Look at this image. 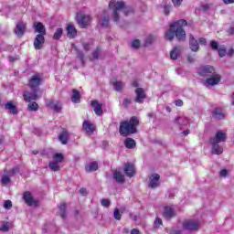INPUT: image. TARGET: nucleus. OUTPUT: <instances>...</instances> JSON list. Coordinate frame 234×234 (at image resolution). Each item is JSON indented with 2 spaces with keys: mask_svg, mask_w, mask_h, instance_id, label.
<instances>
[{
  "mask_svg": "<svg viewBox=\"0 0 234 234\" xmlns=\"http://www.w3.org/2000/svg\"><path fill=\"white\" fill-rule=\"evenodd\" d=\"M109 23H110L109 16H104L102 19L101 27L103 28H107V27H109Z\"/></svg>",
  "mask_w": 234,
  "mask_h": 234,
  "instance_id": "nucleus-47",
  "label": "nucleus"
},
{
  "mask_svg": "<svg viewBox=\"0 0 234 234\" xmlns=\"http://www.w3.org/2000/svg\"><path fill=\"white\" fill-rule=\"evenodd\" d=\"M160 186V175L158 174H152L149 177V185L148 187L150 189H154Z\"/></svg>",
  "mask_w": 234,
  "mask_h": 234,
  "instance_id": "nucleus-10",
  "label": "nucleus"
},
{
  "mask_svg": "<svg viewBox=\"0 0 234 234\" xmlns=\"http://www.w3.org/2000/svg\"><path fill=\"white\" fill-rule=\"evenodd\" d=\"M23 199H24V202H26V204H27V206H34V204H36V201L34 200V197H32V193H30L29 191L24 192Z\"/></svg>",
  "mask_w": 234,
  "mask_h": 234,
  "instance_id": "nucleus-23",
  "label": "nucleus"
},
{
  "mask_svg": "<svg viewBox=\"0 0 234 234\" xmlns=\"http://www.w3.org/2000/svg\"><path fill=\"white\" fill-rule=\"evenodd\" d=\"M90 105L96 114V116H101L103 114V105L97 100L91 101Z\"/></svg>",
  "mask_w": 234,
  "mask_h": 234,
  "instance_id": "nucleus-15",
  "label": "nucleus"
},
{
  "mask_svg": "<svg viewBox=\"0 0 234 234\" xmlns=\"http://www.w3.org/2000/svg\"><path fill=\"white\" fill-rule=\"evenodd\" d=\"M175 123H176L177 125L182 126H186L189 123V119H187L186 117H177L175 120Z\"/></svg>",
  "mask_w": 234,
  "mask_h": 234,
  "instance_id": "nucleus-31",
  "label": "nucleus"
},
{
  "mask_svg": "<svg viewBox=\"0 0 234 234\" xmlns=\"http://www.w3.org/2000/svg\"><path fill=\"white\" fill-rule=\"evenodd\" d=\"M112 176L114 180L117 182V184H124L125 183V176L122 174V171L120 169H115L112 172Z\"/></svg>",
  "mask_w": 234,
  "mask_h": 234,
  "instance_id": "nucleus-18",
  "label": "nucleus"
},
{
  "mask_svg": "<svg viewBox=\"0 0 234 234\" xmlns=\"http://www.w3.org/2000/svg\"><path fill=\"white\" fill-rule=\"evenodd\" d=\"M45 103H46V107H48V109H51L55 112H59V111L63 109V105L59 101L47 99Z\"/></svg>",
  "mask_w": 234,
  "mask_h": 234,
  "instance_id": "nucleus-7",
  "label": "nucleus"
},
{
  "mask_svg": "<svg viewBox=\"0 0 234 234\" xmlns=\"http://www.w3.org/2000/svg\"><path fill=\"white\" fill-rule=\"evenodd\" d=\"M212 145V154H222L224 153V148L218 145V143H210Z\"/></svg>",
  "mask_w": 234,
  "mask_h": 234,
  "instance_id": "nucleus-27",
  "label": "nucleus"
},
{
  "mask_svg": "<svg viewBox=\"0 0 234 234\" xmlns=\"http://www.w3.org/2000/svg\"><path fill=\"white\" fill-rule=\"evenodd\" d=\"M62 37H63V28L61 27L57 28L56 32L53 35V39L55 40L61 39Z\"/></svg>",
  "mask_w": 234,
  "mask_h": 234,
  "instance_id": "nucleus-35",
  "label": "nucleus"
},
{
  "mask_svg": "<svg viewBox=\"0 0 234 234\" xmlns=\"http://www.w3.org/2000/svg\"><path fill=\"white\" fill-rule=\"evenodd\" d=\"M113 218L115 220H122V213H120V209L115 208L113 211Z\"/></svg>",
  "mask_w": 234,
  "mask_h": 234,
  "instance_id": "nucleus-42",
  "label": "nucleus"
},
{
  "mask_svg": "<svg viewBox=\"0 0 234 234\" xmlns=\"http://www.w3.org/2000/svg\"><path fill=\"white\" fill-rule=\"evenodd\" d=\"M4 208L5 209H12V201L10 199L4 201Z\"/></svg>",
  "mask_w": 234,
  "mask_h": 234,
  "instance_id": "nucleus-46",
  "label": "nucleus"
},
{
  "mask_svg": "<svg viewBox=\"0 0 234 234\" xmlns=\"http://www.w3.org/2000/svg\"><path fill=\"white\" fill-rule=\"evenodd\" d=\"M113 89L114 90H117V92H122V81L113 82Z\"/></svg>",
  "mask_w": 234,
  "mask_h": 234,
  "instance_id": "nucleus-41",
  "label": "nucleus"
},
{
  "mask_svg": "<svg viewBox=\"0 0 234 234\" xmlns=\"http://www.w3.org/2000/svg\"><path fill=\"white\" fill-rule=\"evenodd\" d=\"M189 45L192 52H198L200 46L198 45V40L195 38L193 35L189 36Z\"/></svg>",
  "mask_w": 234,
  "mask_h": 234,
  "instance_id": "nucleus-21",
  "label": "nucleus"
},
{
  "mask_svg": "<svg viewBox=\"0 0 234 234\" xmlns=\"http://www.w3.org/2000/svg\"><path fill=\"white\" fill-rule=\"evenodd\" d=\"M110 10H112V18L114 23H118L120 21V13L123 12L124 16H128L129 14H134V9L133 7H129L125 5L123 1L111 0L109 3Z\"/></svg>",
  "mask_w": 234,
  "mask_h": 234,
  "instance_id": "nucleus-4",
  "label": "nucleus"
},
{
  "mask_svg": "<svg viewBox=\"0 0 234 234\" xmlns=\"http://www.w3.org/2000/svg\"><path fill=\"white\" fill-rule=\"evenodd\" d=\"M184 27H187V20L186 19L173 22L165 35V39H167V41H173L175 37H176L178 41H184L186 39V30Z\"/></svg>",
  "mask_w": 234,
  "mask_h": 234,
  "instance_id": "nucleus-1",
  "label": "nucleus"
},
{
  "mask_svg": "<svg viewBox=\"0 0 234 234\" xmlns=\"http://www.w3.org/2000/svg\"><path fill=\"white\" fill-rule=\"evenodd\" d=\"M10 229V223L4 222L2 227L0 228V231H9Z\"/></svg>",
  "mask_w": 234,
  "mask_h": 234,
  "instance_id": "nucleus-45",
  "label": "nucleus"
},
{
  "mask_svg": "<svg viewBox=\"0 0 234 234\" xmlns=\"http://www.w3.org/2000/svg\"><path fill=\"white\" fill-rule=\"evenodd\" d=\"M228 32H229V36H233V34H234V27H229V29L228 30Z\"/></svg>",
  "mask_w": 234,
  "mask_h": 234,
  "instance_id": "nucleus-63",
  "label": "nucleus"
},
{
  "mask_svg": "<svg viewBox=\"0 0 234 234\" xmlns=\"http://www.w3.org/2000/svg\"><path fill=\"white\" fill-rule=\"evenodd\" d=\"M138 125H140V119L136 116L131 117L130 120L122 121L119 126V133L124 138H127L130 134H136Z\"/></svg>",
  "mask_w": 234,
  "mask_h": 234,
  "instance_id": "nucleus-3",
  "label": "nucleus"
},
{
  "mask_svg": "<svg viewBox=\"0 0 234 234\" xmlns=\"http://www.w3.org/2000/svg\"><path fill=\"white\" fill-rule=\"evenodd\" d=\"M100 52H101V47H97L96 49L92 53V58H91L92 61L94 59H98V58H100Z\"/></svg>",
  "mask_w": 234,
  "mask_h": 234,
  "instance_id": "nucleus-38",
  "label": "nucleus"
},
{
  "mask_svg": "<svg viewBox=\"0 0 234 234\" xmlns=\"http://www.w3.org/2000/svg\"><path fill=\"white\" fill-rule=\"evenodd\" d=\"M75 50H77V58L80 59L82 65H85V54H83L81 51H79L78 48H75Z\"/></svg>",
  "mask_w": 234,
  "mask_h": 234,
  "instance_id": "nucleus-39",
  "label": "nucleus"
},
{
  "mask_svg": "<svg viewBox=\"0 0 234 234\" xmlns=\"http://www.w3.org/2000/svg\"><path fill=\"white\" fill-rule=\"evenodd\" d=\"M41 83H43V78H41V74L39 73H35L34 76L29 79L27 87H29L33 92L28 90L24 91L23 98L27 103L37 100V90H39Z\"/></svg>",
  "mask_w": 234,
  "mask_h": 234,
  "instance_id": "nucleus-2",
  "label": "nucleus"
},
{
  "mask_svg": "<svg viewBox=\"0 0 234 234\" xmlns=\"http://www.w3.org/2000/svg\"><path fill=\"white\" fill-rule=\"evenodd\" d=\"M223 3H225V5H233L234 0H223Z\"/></svg>",
  "mask_w": 234,
  "mask_h": 234,
  "instance_id": "nucleus-62",
  "label": "nucleus"
},
{
  "mask_svg": "<svg viewBox=\"0 0 234 234\" xmlns=\"http://www.w3.org/2000/svg\"><path fill=\"white\" fill-rule=\"evenodd\" d=\"M182 228L187 231H198L200 229V221L197 219H185Z\"/></svg>",
  "mask_w": 234,
  "mask_h": 234,
  "instance_id": "nucleus-5",
  "label": "nucleus"
},
{
  "mask_svg": "<svg viewBox=\"0 0 234 234\" xmlns=\"http://www.w3.org/2000/svg\"><path fill=\"white\" fill-rule=\"evenodd\" d=\"M212 116H213V118H216V120H222L224 118V113L222 112V109L216 108L212 112Z\"/></svg>",
  "mask_w": 234,
  "mask_h": 234,
  "instance_id": "nucleus-30",
  "label": "nucleus"
},
{
  "mask_svg": "<svg viewBox=\"0 0 234 234\" xmlns=\"http://www.w3.org/2000/svg\"><path fill=\"white\" fill-rule=\"evenodd\" d=\"M219 58H224L226 54H228V50L226 49V47H219L218 49Z\"/></svg>",
  "mask_w": 234,
  "mask_h": 234,
  "instance_id": "nucleus-40",
  "label": "nucleus"
},
{
  "mask_svg": "<svg viewBox=\"0 0 234 234\" xmlns=\"http://www.w3.org/2000/svg\"><path fill=\"white\" fill-rule=\"evenodd\" d=\"M71 101L72 103H80L81 102V94L80 90L73 89L72 95H71Z\"/></svg>",
  "mask_w": 234,
  "mask_h": 234,
  "instance_id": "nucleus-24",
  "label": "nucleus"
},
{
  "mask_svg": "<svg viewBox=\"0 0 234 234\" xmlns=\"http://www.w3.org/2000/svg\"><path fill=\"white\" fill-rule=\"evenodd\" d=\"M170 234H182V230H172Z\"/></svg>",
  "mask_w": 234,
  "mask_h": 234,
  "instance_id": "nucleus-64",
  "label": "nucleus"
},
{
  "mask_svg": "<svg viewBox=\"0 0 234 234\" xmlns=\"http://www.w3.org/2000/svg\"><path fill=\"white\" fill-rule=\"evenodd\" d=\"M86 173H94L98 171V162L94 161L85 165Z\"/></svg>",
  "mask_w": 234,
  "mask_h": 234,
  "instance_id": "nucleus-26",
  "label": "nucleus"
},
{
  "mask_svg": "<svg viewBox=\"0 0 234 234\" xmlns=\"http://www.w3.org/2000/svg\"><path fill=\"white\" fill-rule=\"evenodd\" d=\"M124 146L126 149H134L136 147V141L131 137H127L124 141Z\"/></svg>",
  "mask_w": 234,
  "mask_h": 234,
  "instance_id": "nucleus-28",
  "label": "nucleus"
},
{
  "mask_svg": "<svg viewBox=\"0 0 234 234\" xmlns=\"http://www.w3.org/2000/svg\"><path fill=\"white\" fill-rule=\"evenodd\" d=\"M131 103H133V101H132L131 99L125 98V99L122 101V105H123V108H124V109H128L129 106L131 105Z\"/></svg>",
  "mask_w": 234,
  "mask_h": 234,
  "instance_id": "nucleus-44",
  "label": "nucleus"
},
{
  "mask_svg": "<svg viewBox=\"0 0 234 234\" xmlns=\"http://www.w3.org/2000/svg\"><path fill=\"white\" fill-rule=\"evenodd\" d=\"M123 171L129 178H133V176L136 175V168H134V165L131 163L124 164Z\"/></svg>",
  "mask_w": 234,
  "mask_h": 234,
  "instance_id": "nucleus-14",
  "label": "nucleus"
},
{
  "mask_svg": "<svg viewBox=\"0 0 234 234\" xmlns=\"http://www.w3.org/2000/svg\"><path fill=\"white\" fill-rule=\"evenodd\" d=\"M163 217L166 219L173 218V217H176V213H175V208L172 207H165Z\"/></svg>",
  "mask_w": 234,
  "mask_h": 234,
  "instance_id": "nucleus-22",
  "label": "nucleus"
},
{
  "mask_svg": "<svg viewBox=\"0 0 234 234\" xmlns=\"http://www.w3.org/2000/svg\"><path fill=\"white\" fill-rule=\"evenodd\" d=\"M77 21L80 28H87L89 23H90V16L81 15L77 17Z\"/></svg>",
  "mask_w": 234,
  "mask_h": 234,
  "instance_id": "nucleus-16",
  "label": "nucleus"
},
{
  "mask_svg": "<svg viewBox=\"0 0 234 234\" xmlns=\"http://www.w3.org/2000/svg\"><path fill=\"white\" fill-rule=\"evenodd\" d=\"M142 43L140 42V39H134L132 41V48L138 49Z\"/></svg>",
  "mask_w": 234,
  "mask_h": 234,
  "instance_id": "nucleus-43",
  "label": "nucleus"
},
{
  "mask_svg": "<svg viewBox=\"0 0 234 234\" xmlns=\"http://www.w3.org/2000/svg\"><path fill=\"white\" fill-rule=\"evenodd\" d=\"M82 129L83 131H85L88 136H92V134H94V132L96 131V125L90 122V121L85 120L82 123Z\"/></svg>",
  "mask_w": 234,
  "mask_h": 234,
  "instance_id": "nucleus-8",
  "label": "nucleus"
},
{
  "mask_svg": "<svg viewBox=\"0 0 234 234\" xmlns=\"http://www.w3.org/2000/svg\"><path fill=\"white\" fill-rule=\"evenodd\" d=\"M162 224H163L162 218H156L154 222V228H160V226H162Z\"/></svg>",
  "mask_w": 234,
  "mask_h": 234,
  "instance_id": "nucleus-50",
  "label": "nucleus"
},
{
  "mask_svg": "<svg viewBox=\"0 0 234 234\" xmlns=\"http://www.w3.org/2000/svg\"><path fill=\"white\" fill-rule=\"evenodd\" d=\"M176 107H182L184 105V101L182 100H176Z\"/></svg>",
  "mask_w": 234,
  "mask_h": 234,
  "instance_id": "nucleus-57",
  "label": "nucleus"
},
{
  "mask_svg": "<svg viewBox=\"0 0 234 234\" xmlns=\"http://www.w3.org/2000/svg\"><path fill=\"white\" fill-rule=\"evenodd\" d=\"M221 80H222V77L220 76V74L214 73V75L210 76L206 80V83L207 85L215 87V85H218Z\"/></svg>",
  "mask_w": 234,
  "mask_h": 234,
  "instance_id": "nucleus-13",
  "label": "nucleus"
},
{
  "mask_svg": "<svg viewBox=\"0 0 234 234\" xmlns=\"http://www.w3.org/2000/svg\"><path fill=\"white\" fill-rule=\"evenodd\" d=\"M48 165H49V169H51V171H54L55 173L57 171H59V169H60L59 163L55 162V161L50 162Z\"/></svg>",
  "mask_w": 234,
  "mask_h": 234,
  "instance_id": "nucleus-36",
  "label": "nucleus"
},
{
  "mask_svg": "<svg viewBox=\"0 0 234 234\" xmlns=\"http://www.w3.org/2000/svg\"><path fill=\"white\" fill-rule=\"evenodd\" d=\"M182 1L184 0H172L174 6H180V5H182Z\"/></svg>",
  "mask_w": 234,
  "mask_h": 234,
  "instance_id": "nucleus-55",
  "label": "nucleus"
},
{
  "mask_svg": "<svg viewBox=\"0 0 234 234\" xmlns=\"http://www.w3.org/2000/svg\"><path fill=\"white\" fill-rule=\"evenodd\" d=\"M2 184H4V186L10 184V177L6 176L2 177Z\"/></svg>",
  "mask_w": 234,
  "mask_h": 234,
  "instance_id": "nucleus-52",
  "label": "nucleus"
},
{
  "mask_svg": "<svg viewBox=\"0 0 234 234\" xmlns=\"http://www.w3.org/2000/svg\"><path fill=\"white\" fill-rule=\"evenodd\" d=\"M220 176H223L224 178H226V176H228V170L226 169L221 170Z\"/></svg>",
  "mask_w": 234,
  "mask_h": 234,
  "instance_id": "nucleus-59",
  "label": "nucleus"
},
{
  "mask_svg": "<svg viewBox=\"0 0 234 234\" xmlns=\"http://www.w3.org/2000/svg\"><path fill=\"white\" fill-rule=\"evenodd\" d=\"M199 43H200V45H203L204 47H206L207 45V41L204 37L199 38Z\"/></svg>",
  "mask_w": 234,
  "mask_h": 234,
  "instance_id": "nucleus-56",
  "label": "nucleus"
},
{
  "mask_svg": "<svg viewBox=\"0 0 234 234\" xmlns=\"http://www.w3.org/2000/svg\"><path fill=\"white\" fill-rule=\"evenodd\" d=\"M135 103H144V101L145 100V98H147V94H145V90H144V88H137L135 90Z\"/></svg>",
  "mask_w": 234,
  "mask_h": 234,
  "instance_id": "nucleus-11",
  "label": "nucleus"
},
{
  "mask_svg": "<svg viewBox=\"0 0 234 234\" xmlns=\"http://www.w3.org/2000/svg\"><path fill=\"white\" fill-rule=\"evenodd\" d=\"M35 31L37 32V36H47V28L41 22H35L33 25Z\"/></svg>",
  "mask_w": 234,
  "mask_h": 234,
  "instance_id": "nucleus-19",
  "label": "nucleus"
},
{
  "mask_svg": "<svg viewBox=\"0 0 234 234\" xmlns=\"http://www.w3.org/2000/svg\"><path fill=\"white\" fill-rule=\"evenodd\" d=\"M67 32H68V36H69L70 37H76V36H78V30L76 29L74 25H71V24L68 25Z\"/></svg>",
  "mask_w": 234,
  "mask_h": 234,
  "instance_id": "nucleus-29",
  "label": "nucleus"
},
{
  "mask_svg": "<svg viewBox=\"0 0 234 234\" xmlns=\"http://www.w3.org/2000/svg\"><path fill=\"white\" fill-rule=\"evenodd\" d=\"M164 12H165V16H169V14H170V12H171V6L165 5L164 6Z\"/></svg>",
  "mask_w": 234,
  "mask_h": 234,
  "instance_id": "nucleus-53",
  "label": "nucleus"
},
{
  "mask_svg": "<svg viewBox=\"0 0 234 234\" xmlns=\"http://www.w3.org/2000/svg\"><path fill=\"white\" fill-rule=\"evenodd\" d=\"M197 72L199 76H203L204 78H209L217 74V70L215 69V67L209 66V65L199 67Z\"/></svg>",
  "mask_w": 234,
  "mask_h": 234,
  "instance_id": "nucleus-6",
  "label": "nucleus"
},
{
  "mask_svg": "<svg viewBox=\"0 0 234 234\" xmlns=\"http://www.w3.org/2000/svg\"><path fill=\"white\" fill-rule=\"evenodd\" d=\"M154 39H156V37L153 35H150L145 40V45H151Z\"/></svg>",
  "mask_w": 234,
  "mask_h": 234,
  "instance_id": "nucleus-51",
  "label": "nucleus"
},
{
  "mask_svg": "<svg viewBox=\"0 0 234 234\" xmlns=\"http://www.w3.org/2000/svg\"><path fill=\"white\" fill-rule=\"evenodd\" d=\"M25 32H27V24L23 21L18 22L16 24L15 33L16 36H19V37H23V36H25Z\"/></svg>",
  "mask_w": 234,
  "mask_h": 234,
  "instance_id": "nucleus-17",
  "label": "nucleus"
},
{
  "mask_svg": "<svg viewBox=\"0 0 234 234\" xmlns=\"http://www.w3.org/2000/svg\"><path fill=\"white\" fill-rule=\"evenodd\" d=\"M70 138V133L65 129L61 131V133L58 135V140L62 145H67L69 144V140Z\"/></svg>",
  "mask_w": 234,
  "mask_h": 234,
  "instance_id": "nucleus-20",
  "label": "nucleus"
},
{
  "mask_svg": "<svg viewBox=\"0 0 234 234\" xmlns=\"http://www.w3.org/2000/svg\"><path fill=\"white\" fill-rule=\"evenodd\" d=\"M82 46H83V48H84V50H85L86 52H89V50H90V44H89V43H83Z\"/></svg>",
  "mask_w": 234,
  "mask_h": 234,
  "instance_id": "nucleus-54",
  "label": "nucleus"
},
{
  "mask_svg": "<svg viewBox=\"0 0 234 234\" xmlns=\"http://www.w3.org/2000/svg\"><path fill=\"white\" fill-rule=\"evenodd\" d=\"M33 45L36 50H41L45 46V35H37Z\"/></svg>",
  "mask_w": 234,
  "mask_h": 234,
  "instance_id": "nucleus-12",
  "label": "nucleus"
},
{
  "mask_svg": "<svg viewBox=\"0 0 234 234\" xmlns=\"http://www.w3.org/2000/svg\"><path fill=\"white\" fill-rule=\"evenodd\" d=\"M27 108L32 111L33 112H36V111H38L39 110V105L37 104V102H30L28 105H27Z\"/></svg>",
  "mask_w": 234,
  "mask_h": 234,
  "instance_id": "nucleus-37",
  "label": "nucleus"
},
{
  "mask_svg": "<svg viewBox=\"0 0 234 234\" xmlns=\"http://www.w3.org/2000/svg\"><path fill=\"white\" fill-rule=\"evenodd\" d=\"M228 140V135L222 131H218L215 137L209 139L210 144H220L221 142H226Z\"/></svg>",
  "mask_w": 234,
  "mask_h": 234,
  "instance_id": "nucleus-9",
  "label": "nucleus"
},
{
  "mask_svg": "<svg viewBox=\"0 0 234 234\" xmlns=\"http://www.w3.org/2000/svg\"><path fill=\"white\" fill-rule=\"evenodd\" d=\"M210 47L212 48V50H218L220 48H218V43L215 40H212L210 42Z\"/></svg>",
  "mask_w": 234,
  "mask_h": 234,
  "instance_id": "nucleus-49",
  "label": "nucleus"
},
{
  "mask_svg": "<svg viewBox=\"0 0 234 234\" xmlns=\"http://www.w3.org/2000/svg\"><path fill=\"white\" fill-rule=\"evenodd\" d=\"M227 54L229 56V58H232V56L234 55V48H230Z\"/></svg>",
  "mask_w": 234,
  "mask_h": 234,
  "instance_id": "nucleus-60",
  "label": "nucleus"
},
{
  "mask_svg": "<svg viewBox=\"0 0 234 234\" xmlns=\"http://www.w3.org/2000/svg\"><path fill=\"white\" fill-rule=\"evenodd\" d=\"M101 204L103 207H109V206H111V200L102 198Z\"/></svg>",
  "mask_w": 234,
  "mask_h": 234,
  "instance_id": "nucleus-48",
  "label": "nucleus"
},
{
  "mask_svg": "<svg viewBox=\"0 0 234 234\" xmlns=\"http://www.w3.org/2000/svg\"><path fill=\"white\" fill-rule=\"evenodd\" d=\"M52 158L54 160L53 162H57L58 164H61L63 163V160H65V156L61 153L53 154Z\"/></svg>",
  "mask_w": 234,
  "mask_h": 234,
  "instance_id": "nucleus-34",
  "label": "nucleus"
},
{
  "mask_svg": "<svg viewBox=\"0 0 234 234\" xmlns=\"http://www.w3.org/2000/svg\"><path fill=\"white\" fill-rule=\"evenodd\" d=\"M131 234H140V230L138 229H133Z\"/></svg>",
  "mask_w": 234,
  "mask_h": 234,
  "instance_id": "nucleus-61",
  "label": "nucleus"
},
{
  "mask_svg": "<svg viewBox=\"0 0 234 234\" xmlns=\"http://www.w3.org/2000/svg\"><path fill=\"white\" fill-rule=\"evenodd\" d=\"M5 107V109H7L9 111V113L13 114L14 116H16V114H17V112H19V110H17V107L16 105H14V103H12V101L6 102Z\"/></svg>",
  "mask_w": 234,
  "mask_h": 234,
  "instance_id": "nucleus-25",
  "label": "nucleus"
},
{
  "mask_svg": "<svg viewBox=\"0 0 234 234\" xmlns=\"http://www.w3.org/2000/svg\"><path fill=\"white\" fill-rule=\"evenodd\" d=\"M178 54H180V48L175 47L173 50L170 51L171 59H178Z\"/></svg>",
  "mask_w": 234,
  "mask_h": 234,
  "instance_id": "nucleus-33",
  "label": "nucleus"
},
{
  "mask_svg": "<svg viewBox=\"0 0 234 234\" xmlns=\"http://www.w3.org/2000/svg\"><path fill=\"white\" fill-rule=\"evenodd\" d=\"M80 195H82L83 197H85V196L87 195V188L81 187V188L80 189Z\"/></svg>",
  "mask_w": 234,
  "mask_h": 234,
  "instance_id": "nucleus-58",
  "label": "nucleus"
},
{
  "mask_svg": "<svg viewBox=\"0 0 234 234\" xmlns=\"http://www.w3.org/2000/svg\"><path fill=\"white\" fill-rule=\"evenodd\" d=\"M58 208L60 210L61 218L63 219L67 218V203L60 204Z\"/></svg>",
  "mask_w": 234,
  "mask_h": 234,
  "instance_id": "nucleus-32",
  "label": "nucleus"
}]
</instances>
